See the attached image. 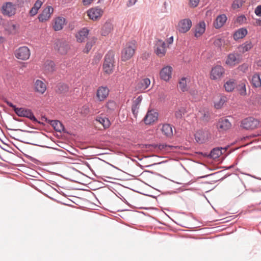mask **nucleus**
<instances>
[{"label": "nucleus", "instance_id": "obj_51", "mask_svg": "<svg viewBox=\"0 0 261 261\" xmlns=\"http://www.w3.org/2000/svg\"><path fill=\"white\" fill-rule=\"evenodd\" d=\"M254 13L257 16H261V5H258L256 7Z\"/></svg>", "mask_w": 261, "mask_h": 261}, {"label": "nucleus", "instance_id": "obj_22", "mask_svg": "<svg viewBox=\"0 0 261 261\" xmlns=\"http://www.w3.org/2000/svg\"><path fill=\"white\" fill-rule=\"evenodd\" d=\"M89 30L87 28H84L78 31L75 34L76 40L79 42H83L87 38Z\"/></svg>", "mask_w": 261, "mask_h": 261}, {"label": "nucleus", "instance_id": "obj_31", "mask_svg": "<svg viewBox=\"0 0 261 261\" xmlns=\"http://www.w3.org/2000/svg\"><path fill=\"white\" fill-rule=\"evenodd\" d=\"M162 133L167 137H171L173 135L172 127L169 124H164L161 128Z\"/></svg>", "mask_w": 261, "mask_h": 261}, {"label": "nucleus", "instance_id": "obj_56", "mask_svg": "<svg viewBox=\"0 0 261 261\" xmlns=\"http://www.w3.org/2000/svg\"><path fill=\"white\" fill-rule=\"evenodd\" d=\"M93 0H83V3L84 5H88L90 4Z\"/></svg>", "mask_w": 261, "mask_h": 261}, {"label": "nucleus", "instance_id": "obj_47", "mask_svg": "<svg viewBox=\"0 0 261 261\" xmlns=\"http://www.w3.org/2000/svg\"><path fill=\"white\" fill-rule=\"evenodd\" d=\"M59 90L61 93H65L68 91V88L66 85L61 84L59 86Z\"/></svg>", "mask_w": 261, "mask_h": 261}, {"label": "nucleus", "instance_id": "obj_3", "mask_svg": "<svg viewBox=\"0 0 261 261\" xmlns=\"http://www.w3.org/2000/svg\"><path fill=\"white\" fill-rule=\"evenodd\" d=\"M136 46L134 41L126 43L121 52V60L126 61L130 59L134 55Z\"/></svg>", "mask_w": 261, "mask_h": 261}, {"label": "nucleus", "instance_id": "obj_21", "mask_svg": "<svg viewBox=\"0 0 261 261\" xmlns=\"http://www.w3.org/2000/svg\"><path fill=\"white\" fill-rule=\"evenodd\" d=\"M34 88L35 92L43 94L46 90V85L43 81L36 80L34 82Z\"/></svg>", "mask_w": 261, "mask_h": 261}, {"label": "nucleus", "instance_id": "obj_25", "mask_svg": "<svg viewBox=\"0 0 261 261\" xmlns=\"http://www.w3.org/2000/svg\"><path fill=\"white\" fill-rule=\"evenodd\" d=\"M227 17L225 14H221L218 16L214 22V26L216 29H220L222 27L227 20Z\"/></svg>", "mask_w": 261, "mask_h": 261}, {"label": "nucleus", "instance_id": "obj_24", "mask_svg": "<svg viewBox=\"0 0 261 261\" xmlns=\"http://www.w3.org/2000/svg\"><path fill=\"white\" fill-rule=\"evenodd\" d=\"M247 82L246 80H242L240 81L237 85H236V90L241 96H245L247 95Z\"/></svg>", "mask_w": 261, "mask_h": 261}, {"label": "nucleus", "instance_id": "obj_48", "mask_svg": "<svg viewBox=\"0 0 261 261\" xmlns=\"http://www.w3.org/2000/svg\"><path fill=\"white\" fill-rule=\"evenodd\" d=\"M38 10L37 8L33 7L29 11V14L31 16H34L37 14Z\"/></svg>", "mask_w": 261, "mask_h": 261}, {"label": "nucleus", "instance_id": "obj_17", "mask_svg": "<svg viewBox=\"0 0 261 261\" xmlns=\"http://www.w3.org/2000/svg\"><path fill=\"white\" fill-rule=\"evenodd\" d=\"M15 113L19 116L28 118L33 121H37L34 114L29 109L23 108H18L15 110Z\"/></svg>", "mask_w": 261, "mask_h": 261}, {"label": "nucleus", "instance_id": "obj_63", "mask_svg": "<svg viewBox=\"0 0 261 261\" xmlns=\"http://www.w3.org/2000/svg\"><path fill=\"white\" fill-rule=\"evenodd\" d=\"M3 21V18L0 15V24H1V23Z\"/></svg>", "mask_w": 261, "mask_h": 261}, {"label": "nucleus", "instance_id": "obj_41", "mask_svg": "<svg viewBox=\"0 0 261 261\" xmlns=\"http://www.w3.org/2000/svg\"><path fill=\"white\" fill-rule=\"evenodd\" d=\"M187 112L186 109L185 107H181L175 112V116L176 118L180 119Z\"/></svg>", "mask_w": 261, "mask_h": 261}, {"label": "nucleus", "instance_id": "obj_18", "mask_svg": "<svg viewBox=\"0 0 261 261\" xmlns=\"http://www.w3.org/2000/svg\"><path fill=\"white\" fill-rule=\"evenodd\" d=\"M158 114L154 110L148 111L143 119L146 125H150L158 120Z\"/></svg>", "mask_w": 261, "mask_h": 261}, {"label": "nucleus", "instance_id": "obj_59", "mask_svg": "<svg viewBox=\"0 0 261 261\" xmlns=\"http://www.w3.org/2000/svg\"><path fill=\"white\" fill-rule=\"evenodd\" d=\"M241 68H244V72L248 68V65L247 64H243L241 67Z\"/></svg>", "mask_w": 261, "mask_h": 261}, {"label": "nucleus", "instance_id": "obj_26", "mask_svg": "<svg viewBox=\"0 0 261 261\" xmlns=\"http://www.w3.org/2000/svg\"><path fill=\"white\" fill-rule=\"evenodd\" d=\"M205 31V23L202 21L199 22L195 27L194 35L198 38L200 37Z\"/></svg>", "mask_w": 261, "mask_h": 261}, {"label": "nucleus", "instance_id": "obj_35", "mask_svg": "<svg viewBox=\"0 0 261 261\" xmlns=\"http://www.w3.org/2000/svg\"><path fill=\"white\" fill-rule=\"evenodd\" d=\"M251 84L252 86L255 88L261 87V79L258 74H254L251 79Z\"/></svg>", "mask_w": 261, "mask_h": 261}, {"label": "nucleus", "instance_id": "obj_60", "mask_svg": "<svg viewBox=\"0 0 261 261\" xmlns=\"http://www.w3.org/2000/svg\"><path fill=\"white\" fill-rule=\"evenodd\" d=\"M255 24L257 25H261V20L257 19L256 20Z\"/></svg>", "mask_w": 261, "mask_h": 261}, {"label": "nucleus", "instance_id": "obj_42", "mask_svg": "<svg viewBox=\"0 0 261 261\" xmlns=\"http://www.w3.org/2000/svg\"><path fill=\"white\" fill-rule=\"evenodd\" d=\"M244 3L243 0H234L232 4V8L233 9H237L241 8Z\"/></svg>", "mask_w": 261, "mask_h": 261}, {"label": "nucleus", "instance_id": "obj_9", "mask_svg": "<svg viewBox=\"0 0 261 261\" xmlns=\"http://www.w3.org/2000/svg\"><path fill=\"white\" fill-rule=\"evenodd\" d=\"M103 13V10L98 7L91 8L87 12V15L89 19L93 21H96L99 19L102 16Z\"/></svg>", "mask_w": 261, "mask_h": 261}, {"label": "nucleus", "instance_id": "obj_14", "mask_svg": "<svg viewBox=\"0 0 261 261\" xmlns=\"http://www.w3.org/2000/svg\"><path fill=\"white\" fill-rule=\"evenodd\" d=\"M216 126L220 132H223L231 128V123L228 119L223 117L219 120Z\"/></svg>", "mask_w": 261, "mask_h": 261}, {"label": "nucleus", "instance_id": "obj_45", "mask_svg": "<svg viewBox=\"0 0 261 261\" xmlns=\"http://www.w3.org/2000/svg\"><path fill=\"white\" fill-rule=\"evenodd\" d=\"M246 20V18L244 15H240L237 18L236 22L241 24L245 23Z\"/></svg>", "mask_w": 261, "mask_h": 261}, {"label": "nucleus", "instance_id": "obj_58", "mask_svg": "<svg viewBox=\"0 0 261 261\" xmlns=\"http://www.w3.org/2000/svg\"><path fill=\"white\" fill-rule=\"evenodd\" d=\"M190 93L191 94L193 95H196L198 94V91L197 90H191L190 91Z\"/></svg>", "mask_w": 261, "mask_h": 261}, {"label": "nucleus", "instance_id": "obj_5", "mask_svg": "<svg viewBox=\"0 0 261 261\" xmlns=\"http://www.w3.org/2000/svg\"><path fill=\"white\" fill-rule=\"evenodd\" d=\"M15 56L18 59L27 60L29 59L31 51L27 46H21L16 49L14 53Z\"/></svg>", "mask_w": 261, "mask_h": 261}, {"label": "nucleus", "instance_id": "obj_7", "mask_svg": "<svg viewBox=\"0 0 261 261\" xmlns=\"http://www.w3.org/2000/svg\"><path fill=\"white\" fill-rule=\"evenodd\" d=\"M20 26L13 21H8L4 26V30L8 35H16L19 32Z\"/></svg>", "mask_w": 261, "mask_h": 261}, {"label": "nucleus", "instance_id": "obj_10", "mask_svg": "<svg viewBox=\"0 0 261 261\" xmlns=\"http://www.w3.org/2000/svg\"><path fill=\"white\" fill-rule=\"evenodd\" d=\"M54 48L61 55H65L67 53L69 46L66 41L58 40L55 43Z\"/></svg>", "mask_w": 261, "mask_h": 261}, {"label": "nucleus", "instance_id": "obj_1", "mask_svg": "<svg viewBox=\"0 0 261 261\" xmlns=\"http://www.w3.org/2000/svg\"><path fill=\"white\" fill-rule=\"evenodd\" d=\"M23 3V0H17L15 4L11 2H5L1 7V12L4 16L13 17L16 14L17 8L21 7Z\"/></svg>", "mask_w": 261, "mask_h": 261}, {"label": "nucleus", "instance_id": "obj_6", "mask_svg": "<svg viewBox=\"0 0 261 261\" xmlns=\"http://www.w3.org/2000/svg\"><path fill=\"white\" fill-rule=\"evenodd\" d=\"M150 85V80L149 79L145 77L140 79L136 82L135 86V91L138 93L143 92Z\"/></svg>", "mask_w": 261, "mask_h": 261}, {"label": "nucleus", "instance_id": "obj_29", "mask_svg": "<svg viewBox=\"0 0 261 261\" xmlns=\"http://www.w3.org/2000/svg\"><path fill=\"white\" fill-rule=\"evenodd\" d=\"M189 82L190 79L189 78L185 77H181L178 82V88L182 92L188 91V87L187 86V83Z\"/></svg>", "mask_w": 261, "mask_h": 261}, {"label": "nucleus", "instance_id": "obj_19", "mask_svg": "<svg viewBox=\"0 0 261 261\" xmlns=\"http://www.w3.org/2000/svg\"><path fill=\"white\" fill-rule=\"evenodd\" d=\"M109 89L107 87L100 86L96 91V97L100 101L105 100L108 96Z\"/></svg>", "mask_w": 261, "mask_h": 261}, {"label": "nucleus", "instance_id": "obj_46", "mask_svg": "<svg viewBox=\"0 0 261 261\" xmlns=\"http://www.w3.org/2000/svg\"><path fill=\"white\" fill-rule=\"evenodd\" d=\"M224 40L221 38H216L214 41V44L217 47H221L224 43Z\"/></svg>", "mask_w": 261, "mask_h": 261}, {"label": "nucleus", "instance_id": "obj_61", "mask_svg": "<svg viewBox=\"0 0 261 261\" xmlns=\"http://www.w3.org/2000/svg\"><path fill=\"white\" fill-rule=\"evenodd\" d=\"M5 40V38L2 37V36H0V43H3Z\"/></svg>", "mask_w": 261, "mask_h": 261}, {"label": "nucleus", "instance_id": "obj_2", "mask_svg": "<svg viewBox=\"0 0 261 261\" xmlns=\"http://www.w3.org/2000/svg\"><path fill=\"white\" fill-rule=\"evenodd\" d=\"M114 63V54L112 51H109L105 56L103 64V70L105 73L110 74L113 72Z\"/></svg>", "mask_w": 261, "mask_h": 261}, {"label": "nucleus", "instance_id": "obj_43", "mask_svg": "<svg viewBox=\"0 0 261 261\" xmlns=\"http://www.w3.org/2000/svg\"><path fill=\"white\" fill-rule=\"evenodd\" d=\"M201 114V117L203 120L207 121L210 119V114L207 110H203L200 112Z\"/></svg>", "mask_w": 261, "mask_h": 261}, {"label": "nucleus", "instance_id": "obj_12", "mask_svg": "<svg viewBox=\"0 0 261 261\" xmlns=\"http://www.w3.org/2000/svg\"><path fill=\"white\" fill-rule=\"evenodd\" d=\"M173 68L169 65L164 66L160 72V78L164 81L168 82L172 77Z\"/></svg>", "mask_w": 261, "mask_h": 261}, {"label": "nucleus", "instance_id": "obj_52", "mask_svg": "<svg viewBox=\"0 0 261 261\" xmlns=\"http://www.w3.org/2000/svg\"><path fill=\"white\" fill-rule=\"evenodd\" d=\"M142 96H140L138 97L134 101L133 104L134 105H137V106L140 107V103L142 100Z\"/></svg>", "mask_w": 261, "mask_h": 261}, {"label": "nucleus", "instance_id": "obj_55", "mask_svg": "<svg viewBox=\"0 0 261 261\" xmlns=\"http://www.w3.org/2000/svg\"><path fill=\"white\" fill-rule=\"evenodd\" d=\"M137 0H129L127 2V6L130 7L135 4Z\"/></svg>", "mask_w": 261, "mask_h": 261}, {"label": "nucleus", "instance_id": "obj_23", "mask_svg": "<svg viewBox=\"0 0 261 261\" xmlns=\"http://www.w3.org/2000/svg\"><path fill=\"white\" fill-rule=\"evenodd\" d=\"M53 29L55 31L61 30L66 24V19L62 17L56 18L54 20Z\"/></svg>", "mask_w": 261, "mask_h": 261}, {"label": "nucleus", "instance_id": "obj_33", "mask_svg": "<svg viewBox=\"0 0 261 261\" xmlns=\"http://www.w3.org/2000/svg\"><path fill=\"white\" fill-rule=\"evenodd\" d=\"M247 34V30L245 28L238 29L233 34V38L235 40L243 38Z\"/></svg>", "mask_w": 261, "mask_h": 261}, {"label": "nucleus", "instance_id": "obj_40", "mask_svg": "<svg viewBox=\"0 0 261 261\" xmlns=\"http://www.w3.org/2000/svg\"><path fill=\"white\" fill-rule=\"evenodd\" d=\"M96 41V38L95 37H93L89 41H88L84 49V52L86 53H88L93 45L95 43Z\"/></svg>", "mask_w": 261, "mask_h": 261}, {"label": "nucleus", "instance_id": "obj_37", "mask_svg": "<svg viewBox=\"0 0 261 261\" xmlns=\"http://www.w3.org/2000/svg\"><path fill=\"white\" fill-rule=\"evenodd\" d=\"M50 124L56 131L61 132L63 130L64 126L60 121L58 120H52L50 121Z\"/></svg>", "mask_w": 261, "mask_h": 261}, {"label": "nucleus", "instance_id": "obj_8", "mask_svg": "<svg viewBox=\"0 0 261 261\" xmlns=\"http://www.w3.org/2000/svg\"><path fill=\"white\" fill-rule=\"evenodd\" d=\"M192 25L191 20L189 18H185L179 21L177 26V29L179 32L185 33L190 30Z\"/></svg>", "mask_w": 261, "mask_h": 261}, {"label": "nucleus", "instance_id": "obj_16", "mask_svg": "<svg viewBox=\"0 0 261 261\" xmlns=\"http://www.w3.org/2000/svg\"><path fill=\"white\" fill-rule=\"evenodd\" d=\"M154 51L159 57H164L166 53V44L165 42L162 40H158L155 45Z\"/></svg>", "mask_w": 261, "mask_h": 261}, {"label": "nucleus", "instance_id": "obj_54", "mask_svg": "<svg viewBox=\"0 0 261 261\" xmlns=\"http://www.w3.org/2000/svg\"><path fill=\"white\" fill-rule=\"evenodd\" d=\"M7 104L8 105V106H9L10 107L12 108L14 112H15V110L16 109H18V108H16V106L15 105H14L12 102H9V101H7Z\"/></svg>", "mask_w": 261, "mask_h": 261}, {"label": "nucleus", "instance_id": "obj_32", "mask_svg": "<svg viewBox=\"0 0 261 261\" xmlns=\"http://www.w3.org/2000/svg\"><path fill=\"white\" fill-rule=\"evenodd\" d=\"M95 121L102 125L104 128L109 127L111 125V122L109 119L105 117H101L100 116H97Z\"/></svg>", "mask_w": 261, "mask_h": 261}, {"label": "nucleus", "instance_id": "obj_34", "mask_svg": "<svg viewBox=\"0 0 261 261\" xmlns=\"http://www.w3.org/2000/svg\"><path fill=\"white\" fill-rule=\"evenodd\" d=\"M252 47V42L250 41H248L240 46L239 49L240 52L244 53L250 50Z\"/></svg>", "mask_w": 261, "mask_h": 261}, {"label": "nucleus", "instance_id": "obj_30", "mask_svg": "<svg viewBox=\"0 0 261 261\" xmlns=\"http://www.w3.org/2000/svg\"><path fill=\"white\" fill-rule=\"evenodd\" d=\"M236 86V83L234 80L230 79L226 81L224 84V88L226 91L230 92L233 91Z\"/></svg>", "mask_w": 261, "mask_h": 261}, {"label": "nucleus", "instance_id": "obj_57", "mask_svg": "<svg viewBox=\"0 0 261 261\" xmlns=\"http://www.w3.org/2000/svg\"><path fill=\"white\" fill-rule=\"evenodd\" d=\"M173 37H170L169 38H168L167 40V42L169 44H171L173 43Z\"/></svg>", "mask_w": 261, "mask_h": 261}, {"label": "nucleus", "instance_id": "obj_36", "mask_svg": "<svg viewBox=\"0 0 261 261\" xmlns=\"http://www.w3.org/2000/svg\"><path fill=\"white\" fill-rule=\"evenodd\" d=\"M222 150L225 151L222 148H214L211 152L210 156L213 159H217L222 154Z\"/></svg>", "mask_w": 261, "mask_h": 261}, {"label": "nucleus", "instance_id": "obj_20", "mask_svg": "<svg viewBox=\"0 0 261 261\" xmlns=\"http://www.w3.org/2000/svg\"><path fill=\"white\" fill-rule=\"evenodd\" d=\"M241 61L240 55L237 54H230L227 58L226 63L229 66H233Z\"/></svg>", "mask_w": 261, "mask_h": 261}, {"label": "nucleus", "instance_id": "obj_50", "mask_svg": "<svg viewBox=\"0 0 261 261\" xmlns=\"http://www.w3.org/2000/svg\"><path fill=\"white\" fill-rule=\"evenodd\" d=\"M43 2L40 0H37L36 1L35 3L34 4L33 7L37 8V9H39L41 6L42 5Z\"/></svg>", "mask_w": 261, "mask_h": 261}, {"label": "nucleus", "instance_id": "obj_27", "mask_svg": "<svg viewBox=\"0 0 261 261\" xmlns=\"http://www.w3.org/2000/svg\"><path fill=\"white\" fill-rule=\"evenodd\" d=\"M113 30V25L110 21H107L105 23L101 28V34L103 36H106L110 33Z\"/></svg>", "mask_w": 261, "mask_h": 261}, {"label": "nucleus", "instance_id": "obj_39", "mask_svg": "<svg viewBox=\"0 0 261 261\" xmlns=\"http://www.w3.org/2000/svg\"><path fill=\"white\" fill-rule=\"evenodd\" d=\"M226 100L227 98L225 96H221L220 99L215 102V108L217 109H221L226 102Z\"/></svg>", "mask_w": 261, "mask_h": 261}, {"label": "nucleus", "instance_id": "obj_49", "mask_svg": "<svg viewBox=\"0 0 261 261\" xmlns=\"http://www.w3.org/2000/svg\"><path fill=\"white\" fill-rule=\"evenodd\" d=\"M200 0H189L190 5L193 8L196 7Z\"/></svg>", "mask_w": 261, "mask_h": 261}, {"label": "nucleus", "instance_id": "obj_62", "mask_svg": "<svg viewBox=\"0 0 261 261\" xmlns=\"http://www.w3.org/2000/svg\"><path fill=\"white\" fill-rule=\"evenodd\" d=\"M164 146L166 147L167 145H160L159 147L160 148H164Z\"/></svg>", "mask_w": 261, "mask_h": 261}, {"label": "nucleus", "instance_id": "obj_44", "mask_svg": "<svg viewBox=\"0 0 261 261\" xmlns=\"http://www.w3.org/2000/svg\"><path fill=\"white\" fill-rule=\"evenodd\" d=\"M139 106H137V105H133L132 107V112L134 116L136 118L139 112Z\"/></svg>", "mask_w": 261, "mask_h": 261}, {"label": "nucleus", "instance_id": "obj_28", "mask_svg": "<svg viewBox=\"0 0 261 261\" xmlns=\"http://www.w3.org/2000/svg\"><path fill=\"white\" fill-rule=\"evenodd\" d=\"M55 63L50 60L46 61L43 65V70L46 73H51L55 70Z\"/></svg>", "mask_w": 261, "mask_h": 261}, {"label": "nucleus", "instance_id": "obj_53", "mask_svg": "<svg viewBox=\"0 0 261 261\" xmlns=\"http://www.w3.org/2000/svg\"><path fill=\"white\" fill-rule=\"evenodd\" d=\"M89 112V108L87 106H84L82 108L81 113L84 114H86Z\"/></svg>", "mask_w": 261, "mask_h": 261}, {"label": "nucleus", "instance_id": "obj_15", "mask_svg": "<svg viewBox=\"0 0 261 261\" xmlns=\"http://www.w3.org/2000/svg\"><path fill=\"white\" fill-rule=\"evenodd\" d=\"M53 11L54 9L51 6L46 7L38 16L39 21L43 22L48 20L50 18Z\"/></svg>", "mask_w": 261, "mask_h": 261}, {"label": "nucleus", "instance_id": "obj_4", "mask_svg": "<svg viewBox=\"0 0 261 261\" xmlns=\"http://www.w3.org/2000/svg\"><path fill=\"white\" fill-rule=\"evenodd\" d=\"M259 125V121L253 117H248L242 121L241 126L246 129H254Z\"/></svg>", "mask_w": 261, "mask_h": 261}, {"label": "nucleus", "instance_id": "obj_38", "mask_svg": "<svg viewBox=\"0 0 261 261\" xmlns=\"http://www.w3.org/2000/svg\"><path fill=\"white\" fill-rule=\"evenodd\" d=\"M106 107L107 113H111L116 109L117 105L114 101L110 100L107 103Z\"/></svg>", "mask_w": 261, "mask_h": 261}, {"label": "nucleus", "instance_id": "obj_11", "mask_svg": "<svg viewBox=\"0 0 261 261\" xmlns=\"http://www.w3.org/2000/svg\"><path fill=\"white\" fill-rule=\"evenodd\" d=\"M211 137L210 132L206 130H199L195 135V140L199 143H203L208 141Z\"/></svg>", "mask_w": 261, "mask_h": 261}, {"label": "nucleus", "instance_id": "obj_13", "mask_svg": "<svg viewBox=\"0 0 261 261\" xmlns=\"http://www.w3.org/2000/svg\"><path fill=\"white\" fill-rule=\"evenodd\" d=\"M224 73V69L220 65H216L212 68L210 78L212 80H219Z\"/></svg>", "mask_w": 261, "mask_h": 261}]
</instances>
